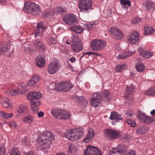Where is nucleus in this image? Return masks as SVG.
<instances>
[{
    "mask_svg": "<svg viewBox=\"0 0 155 155\" xmlns=\"http://www.w3.org/2000/svg\"><path fill=\"white\" fill-rule=\"evenodd\" d=\"M54 138V134L51 132L47 131L40 135L38 141L41 142L43 149H48L50 147L51 142Z\"/></svg>",
    "mask_w": 155,
    "mask_h": 155,
    "instance_id": "f257e3e1",
    "label": "nucleus"
},
{
    "mask_svg": "<svg viewBox=\"0 0 155 155\" xmlns=\"http://www.w3.org/2000/svg\"><path fill=\"white\" fill-rule=\"evenodd\" d=\"M84 132V130L82 128L69 129L64 134L67 138L70 140H77L81 138L83 136Z\"/></svg>",
    "mask_w": 155,
    "mask_h": 155,
    "instance_id": "f03ea898",
    "label": "nucleus"
},
{
    "mask_svg": "<svg viewBox=\"0 0 155 155\" xmlns=\"http://www.w3.org/2000/svg\"><path fill=\"white\" fill-rule=\"evenodd\" d=\"M51 113L52 116L59 120L69 119L71 117V113L68 111L59 109H53Z\"/></svg>",
    "mask_w": 155,
    "mask_h": 155,
    "instance_id": "7ed1b4c3",
    "label": "nucleus"
},
{
    "mask_svg": "<svg viewBox=\"0 0 155 155\" xmlns=\"http://www.w3.org/2000/svg\"><path fill=\"white\" fill-rule=\"evenodd\" d=\"M106 45V42L101 39H95L91 43V48L95 51H100L103 49Z\"/></svg>",
    "mask_w": 155,
    "mask_h": 155,
    "instance_id": "20e7f679",
    "label": "nucleus"
},
{
    "mask_svg": "<svg viewBox=\"0 0 155 155\" xmlns=\"http://www.w3.org/2000/svg\"><path fill=\"white\" fill-rule=\"evenodd\" d=\"M91 0H80L78 8L80 11L83 12H88L91 9Z\"/></svg>",
    "mask_w": 155,
    "mask_h": 155,
    "instance_id": "39448f33",
    "label": "nucleus"
},
{
    "mask_svg": "<svg viewBox=\"0 0 155 155\" xmlns=\"http://www.w3.org/2000/svg\"><path fill=\"white\" fill-rule=\"evenodd\" d=\"M56 89L59 91H68L73 87L69 81H63L55 84Z\"/></svg>",
    "mask_w": 155,
    "mask_h": 155,
    "instance_id": "423d86ee",
    "label": "nucleus"
},
{
    "mask_svg": "<svg viewBox=\"0 0 155 155\" xmlns=\"http://www.w3.org/2000/svg\"><path fill=\"white\" fill-rule=\"evenodd\" d=\"M85 155H102L101 151L97 147L89 146L84 152Z\"/></svg>",
    "mask_w": 155,
    "mask_h": 155,
    "instance_id": "0eeeda50",
    "label": "nucleus"
},
{
    "mask_svg": "<svg viewBox=\"0 0 155 155\" xmlns=\"http://www.w3.org/2000/svg\"><path fill=\"white\" fill-rule=\"evenodd\" d=\"M105 133L106 137L110 140L116 139L120 135V133L119 131L113 129H106Z\"/></svg>",
    "mask_w": 155,
    "mask_h": 155,
    "instance_id": "6e6552de",
    "label": "nucleus"
},
{
    "mask_svg": "<svg viewBox=\"0 0 155 155\" xmlns=\"http://www.w3.org/2000/svg\"><path fill=\"white\" fill-rule=\"evenodd\" d=\"M110 34L113 37L117 39H120L124 37V34L117 28L112 26L109 28Z\"/></svg>",
    "mask_w": 155,
    "mask_h": 155,
    "instance_id": "1a4fd4ad",
    "label": "nucleus"
},
{
    "mask_svg": "<svg viewBox=\"0 0 155 155\" xmlns=\"http://www.w3.org/2000/svg\"><path fill=\"white\" fill-rule=\"evenodd\" d=\"M10 46L7 45H0V54L6 56L8 58H11L13 56L12 53L14 51L13 49L11 52L9 53L10 51Z\"/></svg>",
    "mask_w": 155,
    "mask_h": 155,
    "instance_id": "9d476101",
    "label": "nucleus"
},
{
    "mask_svg": "<svg viewBox=\"0 0 155 155\" xmlns=\"http://www.w3.org/2000/svg\"><path fill=\"white\" fill-rule=\"evenodd\" d=\"M62 19L64 22L70 25H74L77 22L75 16L73 14H68L63 16Z\"/></svg>",
    "mask_w": 155,
    "mask_h": 155,
    "instance_id": "9b49d317",
    "label": "nucleus"
},
{
    "mask_svg": "<svg viewBox=\"0 0 155 155\" xmlns=\"http://www.w3.org/2000/svg\"><path fill=\"white\" fill-rule=\"evenodd\" d=\"M139 39V34L138 32L134 31L130 34L127 38L129 43L134 44L137 43Z\"/></svg>",
    "mask_w": 155,
    "mask_h": 155,
    "instance_id": "f8f14e48",
    "label": "nucleus"
},
{
    "mask_svg": "<svg viewBox=\"0 0 155 155\" xmlns=\"http://www.w3.org/2000/svg\"><path fill=\"white\" fill-rule=\"evenodd\" d=\"M59 69V66L57 62L50 63L48 68V71L50 74H52L55 73Z\"/></svg>",
    "mask_w": 155,
    "mask_h": 155,
    "instance_id": "ddd939ff",
    "label": "nucleus"
},
{
    "mask_svg": "<svg viewBox=\"0 0 155 155\" xmlns=\"http://www.w3.org/2000/svg\"><path fill=\"white\" fill-rule=\"evenodd\" d=\"M35 4V3L33 2L25 1L23 10L26 13H31Z\"/></svg>",
    "mask_w": 155,
    "mask_h": 155,
    "instance_id": "4468645a",
    "label": "nucleus"
},
{
    "mask_svg": "<svg viewBox=\"0 0 155 155\" xmlns=\"http://www.w3.org/2000/svg\"><path fill=\"white\" fill-rule=\"evenodd\" d=\"M35 63L39 67H42L45 65V59L42 55H38L35 58Z\"/></svg>",
    "mask_w": 155,
    "mask_h": 155,
    "instance_id": "2eb2a0df",
    "label": "nucleus"
},
{
    "mask_svg": "<svg viewBox=\"0 0 155 155\" xmlns=\"http://www.w3.org/2000/svg\"><path fill=\"white\" fill-rule=\"evenodd\" d=\"M36 27L37 31L35 34V38H39V36L41 37L43 31L45 29V27L42 26V23L41 22L37 24Z\"/></svg>",
    "mask_w": 155,
    "mask_h": 155,
    "instance_id": "dca6fc26",
    "label": "nucleus"
},
{
    "mask_svg": "<svg viewBox=\"0 0 155 155\" xmlns=\"http://www.w3.org/2000/svg\"><path fill=\"white\" fill-rule=\"evenodd\" d=\"M41 94L39 92H32L29 93L27 95V97L30 100L38 99L41 97Z\"/></svg>",
    "mask_w": 155,
    "mask_h": 155,
    "instance_id": "f3484780",
    "label": "nucleus"
},
{
    "mask_svg": "<svg viewBox=\"0 0 155 155\" xmlns=\"http://www.w3.org/2000/svg\"><path fill=\"white\" fill-rule=\"evenodd\" d=\"M138 51L140 55L147 58H149L153 55L152 52L144 50L141 48H139Z\"/></svg>",
    "mask_w": 155,
    "mask_h": 155,
    "instance_id": "a211bd4d",
    "label": "nucleus"
},
{
    "mask_svg": "<svg viewBox=\"0 0 155 155\" xmlns=\"http://www.w3.org/2000/svg\"><path fill=\"white\" fill-rule=\"evenodd\" d=\"M95 135L94 130L91 129H90L86 137L83 140V142L85 143H88L91 141Z\"/></svg>",
    "mask_w": 155,
    "mask_h": 155,
    "instance_id": "6ab92c4d",
    "label": "nucleus"
},
{
    "mask_svg": "<svg viewBox=\"0 0 155 155\" xmlns=\"http://www.w3.org/2000/svg\"><path fill=\"white\" fill-rule=\"evenodd\" d=\"M31 107L34 113L37 114L39 110L38 106L40 105V102L36 100L31 102Z\"/></svg>",
    "mask_w": 155,
    "mask_h": 155,
    "instance_id": "aec40b11",
    "label": "nucleus"
},
{
    "mask_svg": "<svg viewBox=\"0 0 155 155\" xmlns=\"http://www.w3.org/2000/svg\"><path fill=\"white\" fill-rule=\"evenodd\" d=\"M0 103L5 108H8L10 105L9 99L6 97H2L0 98Z\"/></svg>",
    "mask_w": 155,
    "mask_h": 155,
    "instance_id": "412c9836",
    "label": "nucleus"
},
{
    "mask_svg": "<svg viewBox=\"0 0 155 155\" xmlns=\"http://www.w3.org/2000/svg\"><path fill=\"white\" fill-rule=\"evenodd\" d=\"M110 119L111 120H115L116 122H119L120 120H122V117L120 114L115 111L111 112Z\"/></svg>",
    "mask_w": 155,
    "mask_h": 155,
    "instance_id": "4be33fe9",
    "label": "nucleus"
},
{
    "mask_svg": "<svg viewBox=\"0 0 155 155\" xmlns=\"http://www.w3.org/2000/svg\"><path fill=\"white\" fill-rule=\"evenodd\" d=\"M42 13L41 7L35 4L31 13L33 15H38Z\"/></svg>",
    "mask_w": 155,
    "mask_h": 155,
    "instance_id": "5701e85b",
    "label": "nucleus"
},
{
    "mask_svg": "<svg viewBox=\"0 0 155 155\" xmlns=\"http://www.w3.org/2000/svg\"><path fill=\"white\" fill-rule=\"evenodd\" d=\"M127 90L124 93V98L125 99H128L130 95L134 92V86L132 85L130 87L127 86L126 87Z\"/></svg>",
    "mask_w": 155,
    "mask_h": 155,
    "instance_id": "b1692460",
    "label": "nucleus"
},
{
    "mask_svg": "<svg viewBox=\"0 0 155 155\" xmlns=\"http://www.w3.org/2000/svg\"><path fill=\"white\" fill-rule=\"evenodd\" d=\"M135 51H134L131 52L130 51H125L123 53L119 54L117 57V58L119 59H124L128 56L131 55L135 53Z\"/></svg>",
    "mask_w": 155,
    "mask_h": 155,
    "instance_id": "393cba45",
    "label": "nucleus"
},
{
    "mask_svg": "<svg viewBox=\"0 0 155 155\" xmlns=\"http://www.w3.org/2000/svg\"><path fill=\"white\" fill-rule=\"evenodd\" d=\"M67 152L68 155H75L76 150L75 147L73 144L69 143L68 144Z\"/></svg>",
    "mask_w": 155,
    "mask_h": 155,
    "instance_id": "a878e982",
    "label": "nucleus"
},
{
    "mask_svg": "<svg viewBox=\"0 0 155 155\" xmlns=\"http://www.w3.org/2000/svg\"><path fill=\"white\" fill-rule=\"evenodd\" d=\"M71 48L72 50L76 52H79L83 49L82 45L79 43L73 44Z\"/></svg>",
    "mask_w": 155,
    "mask_h": 155,
    "instance_id": "bb28decb",
    "label": "nucleus"
},
{
    "mask_svg": "<svg viewBox=\"0 0 155 155\" xmlns=\"http://www.w3.org/2000/svg\"><path fill=\"white\" fill-rule=\"evenodd\" d=\"M35 48L37 49L44 50L45 48L42 42L39 40H37L34 43Z\"/></svg>",
    "mask_w": 155,
    "mask_h": 155,
    "instance_id": "cd10ccee",
    "label": "nucleus"
},
{
    "mask_svg": "<svg viewBox=\"0 0 155 155\" xmlns=\"http://www.w3.org/2000/svg\"><path fill=\"white\" fill-rule=\"evenodd\" d=\"M23 120L24 123L26 124H31L34 121V118L32 116L28 115L24 117Z\"/></svg>",
    "mask_w": 155,
    "mask_h": 155,
    "instance_id": "c85d7f7f",
    "label": "nucleus"
},
{
    "mask_svg": "<svg viewBox=\"0 0 155 155\" xmlns=\"http://www.w3.org/2000/svg\"><path fill=\"white\" fill-rule=\"evenodd\" d=\"M19 92L20 91L18 89H12L7 91L6 94L9 96H15L19 94Z\"/></svg>",
    "mask_w": 155,
    "mask_h": 155,
    "instance_id": "c756f323",
    "label": "nucleus"
},
{
    "mask_svg": "<svg viewBox=\"0 0 155 155\" xmlns=\"http://www.w3.org/2000/svg\"><path fill=\"white\" fill-rule=\"evenodd\" d=\"M70 29L77 33H80L82 32L84 29L82 28L80 26H74L70 28Z\"/></svg>",
    "mask_w": 155,
    "mask_h": 155,
    "instance_id": "7c9ffc66",
    "label": "nucleus"
},
{
    "mask_svg": "<svg viewBox=\"0 0 155 155\" xmlns=\"http://www.w3.org/2000/svg\"><path fill=\"white\" fill-rule=\"evenodd\" d=\"M101 99L100 98H98L97 100L94 98H91L90 101L91 104L93 106L96 107L98 106L101 103Z\"/></svg>",
    "mask_w": 155,
    "mask_h": 155,
    "instance_id": "2f4dec72",
    "label": "nucleus"
},
{
    "mask_svg": "<svg viewBox=\"0 0 155 155\" xmlns=\"http://www.w3.org/2000/svg\"><path fill=\"white\" fill-rule=\"evenodd\" d=\"M136 131L138 134H142L146 133V128L144 125H140L137 128Z\"/></svg>",
    "mask_w": 155,
    "mask_h": 155,
    "instance_id": "473e14b6",
    "label": "nucleus"
},
{
    "mask_svg": "<svg viewBox=\"0 0 155 155\" xmlns=\"http://www.w3.org/2000/svg\"><path fill=\"white\" fill-rule=\"evenodd\" d=\"M144 93L145 95L148 96L153 95L155 96V87L149 88Z\"/></svg>",
    "mask_w": 155,
    "mask_h": 155,
    "instance_id": "72a5a7b5",
    "label": "nucleus"
},
{
    "mask_svg": "<svg viewBox=\"0 0 155 155\" xmlns=\"http://www.w3.org/2000/svg\"><path fill=\"white\" fill-rule=\"evenodd\" d=\"M147 10L149 11L150 9L155 8V3L152 1L149 2L146 5Z\"/></svg>",
    "mask_w": 155,
    "mask_h": 155,
    "instance_id": "f704fd0d",
    "label": "nucleus"
},
{
    "mask_svg": "<svg viewBox=\"0 0 155 155\" xmlns=\"http://www.w3.org/2000/svg\"><path fill=\"white\" fill-rule=\"evenodd\" d=\"M118 150L120 151V152H119V154H120L122 155L127 150L126 147L123 144L119 145L118 146Z\"/></svg>",
    "mask_w": 155,
    "mask_h": 155,
    "instance_id": "c9c22d12",
    "label": "nucleus"
},
{
    "mask_svg": "<svg viewBox=\"0 0 155 155\" xmlns=\"http://www.w3.org/2000/svg\"><path fill=\"white\" fill-rule=\"evenodd\" d=\"M145 35H151L154 32V30L152 28L149 27H145Z\"/></svg>",
    "mask_w": 155,
    "mask_h": 155,
    "instance_id": "e433bc0d",
    "label": "nucleus"
},
{
    "mask_svg": "<svg viewBox=\"0 0 155 155\" xmlns=\"http://www.w3.org/2000/svg\"><path fill=\"white\" fill-rule=\"evenodd\" d=\"M27 108V106L24 104H21L17 108V111L19 113H22L24 112Z\"/></svg>",
    "mask_w": 155,
    "mask_h": 155,
    "instance_id": "4c0bfd02",
    "label": "nucleus"
},
{
    "mask_svg": "<svg viewBox=\"0 0 155 155\" xmlns=\"http://www.w3.org/2000/svg\"><path fill=\"white\" fill-rule=\"evenodd\" d=\"M120 4L123 5L125 8H127L128 7L131 6L130 2L129 0H120Z\"/></svg>",
    "mask_w": 155,
    "mask_h": 155,
    "instance_id": "58836bf2",
    "label": "nucleus"
},
{
    "mask_svg": "<svg viewBox=\"0 0 155 155\" xmlns=\"http://www.w3.org/2000/svg\"><path fill=\"white\" fill-rule=\"evenodd\" d=\"M147 115L140 111H138V117L142 122H143Z\"/></svg>",
    "mask_w": 155,
    "mask_h": 155,
    "instance_id": "ea45409f",
    "label": "nucleus"
},
{
    "mask_svg": "<svg viewBox=\"0 0 155 155\" xmlns=\"http://www.w3.org/2000/svg\"><path fill=\"white\" fill-rule=\"evenodd\" d=\"M0 115L5 118H8L9 117H12L13 116V114L12 113L8 114L3 111H1L0 112Z\"/></svg>",
    "mask_w": 155,
    "mask_h": 155,
    "instance_id": "a19ab883",
    "label": "nucleus"
},
{
    "mask_svg": "<svg viewBox=\"0 0 155 155\" xmlns=\"http://www.w3.org/2000/svg\"><path fill=\"white\" fill-rule=\"evenodd\" d=\"M138 72H142L144 70L145 67L143 64H140L135 66Z\"/></svg>",
    "mask_w": 155,
    "mask_h": 155,
    "instance_id": "79ce46f5",
    "label": "nucleus"
},
{
    "mask_svg": "<svg viewBox=\"0 0 155 155\" xmlns=\"http://www.w3.org/2000/svg\"><path fill=\"white\" fill-rule=\"evenodd\" d=\"M20 152L16 147H14L11 150L10 155H20Z\"/></svg>",
    "mask_w": 155,
    "mask_h": 155,
    "instance_id": "37998d69",
    "label": "nucleus"
},
{
    "mask_svg": "<svg viewBox=\"0 0 155 155\" xmlns=\"http://www.w3.org/2000/svg\"><path fill=\"white\" fill-rule=\"evenodd\" d=\"M154 119L152 117L147 116L143 122L146 124L151 123L153 122Z\"/></svg>",
    "mask_w": 155,
    "mask_h": 155,
    "instance_id": "c03bdc74",
    "label": "nucleus"
},
{
    "mask_svg": "<svg viewBox=\"0 0 155 155\" xmlns=\"http://www.w3.org/2000/svg\"><path fill=\"white\" fill-rule=\"evenodd\" d=\"M94 22H86L84 24V26L86 29L89 30L93 27V25L95 24Z\"/></svg>",
    "mask_w": 155,
    "mask_h": 155,
    "instance_id": "a18cd8bd",
    "label": "nucleus"
},
{
    "mask_svg": "<svg viewBox=\"0 0 155 155\" xmlns=\"http://www.w3.org/2000/svg\"><path fill=\"white\" fill-rule=\"evenodd\" d=\"M103 96L107 100H110L111 97L109 91L108 90L104 92Z\"/></svg>",
    "mask_w": 155,
    "mask_h": 155,
    "instance_id": "49530a36",
    "label": "nucleus"
},
{
    "mask_svg": "<svg viewBox=\"0 0 155 155\" xmlns=\"http://www.w3.org/2000/svg\"><path fill=\"white\" fill-rule=\"evenodd\" d=\"M124 67L123 65H117L115 68L116 72H121L123 70Z\"/></svg>",
    "mask_w": 155,
    "mask_h": 155,
    "instance_id": "de8ad7c7",
    "label": "nucleus"
},
{
    "mask_svg": "<svg viewBox=\"0 0 155 155\" xmlns=\"http://www.w3.org/2000/svg\"><path fill=\"white\" fill-rule=\"evenodd\" d=\"M126 122L129 124L131 127H134L136 125V122L134 120L130 119H127L126 120Z\"/></svg>",
    "mask_w": 155,
    "mask_h": 155,
    "instance_id": "09e8293b",
    "label": "nucleus"
},
{
    "mask_svg": "<svg viewBox=\"0 0 155 155\" xmlns=\"http://www.w3.org/2000/svg\"><path fill=\"white\" fill-rule=\"evenodd\" d=\"M141 19L140 18H134L132 19L131 23L133 24H137L140 23Z\"/></svg>",
    "mask_w": 155,
    "mask_h": 155,
    "instance_id": "8fccbe9b",
    "label": "nucleus"
},
{
    "mask_svg": "<svg viewBox=\"0 0 155 155\" xmlns=\"http://www.w3.org/2000/svg\"><path fill=\"white\" fill-rule=\"evenodd\" d=\"M118 147L115 148H113L112 150H110V155H114L117 153V154H119V152L120 151L118 150Z\"/></svg>",
    "mask_w": 155,
    "mask_h": 155,
    "instance_id": "3c124183",
    "label": "nucleus"
},
{
    "mask_svg": "<svg viewBox=\"0 0 155 155\" xmlns=\"http://www.w3.org/2000/svg\"><path fill=\"white\" fill-rule=\"evenodd\" d=\"M48 42L49 44L52 45L56 43V41L54 38L50 37L48 39Z\"/></svg>",
    "mask_w": 155,
    "mask_h": 155,
    "instance_id": "603ef678",
    "label": "nucleus"
},
{
    "mask_svg": "<svg viewBox=\"0 0 155 155\" xmlns=\"http://www.w3.org/2000/svg\"><path fill=\"white\" fill-rule=\"evenodd\" d=\"M9 126L12 129H15L17 126L16 123L15 121H12L9 124Z\"/></svg>",
    "mask_w": 155,
    "mask_h": 155,
    "instance_id": "864d4df0",
    "label": "nucleus"
},
{
    "mask_svg": "<svg viewBox=\"0 0 155 155\" xmlns=\"http://www.w3.org/2000/svg\"><path fill=\"white\" fill-rule=\"evenodd\" d=\"M96 99L97 100V99L100 98V99H101V95H100L98 93H94L92 97L91 98L94 99Z\"/></svg>",
    "mask_w": 155,
    "mask_h": 155,
    "instance_id": "5fc2aeb1",
    "label": "nucleus"
},
{
    "mask_svg": "<svg viewBox=\"0 0 155 155\" xmlns=\"http://www.w3.org/2000/svg\"><path fill=\"white\" fill-rule=\"evenodd\" d=\"M64 10V8L61 7H57L56 8L58 14H63Z\"/></svg>",
    "mask_w": 155,
    "mask_h": 155,
    "instance_id": "6e6d98bb",
    "label": "nucleus"
},
{
    "mask_svg": "<svg viewBox=\"0 0 155 155\" xmlns=\"http://www.w3.org/2000/svg\"><path fill=\"white\" fill-rule=\"evenodd\" d=\"M5 153V149L2 146H0V155H4Z\"/></svg>",
    "mask_w": 155,
    "mask_h": 155,
    "instance_id": "4d7b16f0",
    "label": "nucleus"
},
{
    "mask_svg": "<svg viewBox=\"0 0 155 155\" xmlns=\"http://www.w3.org/2000/svg\"><path fill=\"white\" fill-rule=\"evenodd\" d=\"M31 78L35 83L38 82L39 80V77L37 75L34 76Z\"/></svg>",
    "mask_w": 155,
    "mask_h": 155,
    "instance_id": "13d9d810",
    "label": "nucleus"
},
{
    "mask_svg": "<svg viewBox=\"0 0 155 155\" xmlns=\"http://www.w3.org/2000/svg\"><path fill=\"white\" fill-rule=\"evenodd\" d=\"M28 84L29 86H31L35 84V83L33 80H32V79L31 78L30 80L28 81Z\"/></svg>",
    "mask_w": 155,
    "mask_h": 155,
    "instance_id": "bf43d9fd",
    "label": "nucleus"
},
{
    "mask_svg": "<svg viewBox=\"0 0 155 155\" xmlns=\"http://www.w3.org/2000/svg\"><path fill=\"white\" fill-rule=\"evenodd\" d=\"M22 142L23 144L25 145H28L29 143L28 142V140L25 138H24Z\"/></svg>",
    "mask_w": 155,
    "mask_h": 155,
    "instance_id": "052dcab7",
    "label": "nucleus"
},
{
    "mask_svg": "<svg viewBox=\"0 0 155 155\" xmlns=\"http://www.w3.org/2000/svg\"><path fill=\"white\" fill-rule=\"evenodd\" d=\"M38 116V117H42L44 115V113L42 111H40L39 112H37Z\"/></svg>",
    "mask_w": 155,
    "mask_h": 155,
    "instance_id": "680f3d73",
    "label": "nucleus"
},
{
    "mask_svg": "<svg viewBox=\"0 0 155 155\" xmlns=\"http://www.w3.org/2000/svg\"><path fill=\"white\" fill-rule=\"evenodd\" d=\"M130 137V135L128 134H127L125 135L124 136V139H129Z\"/></svg>",
    "mask_w": 155,
    "mask_h": 155,
    "instance_id": "e2e57ef3",
    "label": "nucleus"
},
{
    "mask_svg": "<svg viewBox=\"0 0 155 155\" xmlns=\"http://www.w3.org/2000/svg\"><path fill=\"white\" fill-rule=\"evenodd\" d=\"M24 155H33V152L31 151L29 152H24Z\"/></svg>",
    "mask_w": 155,
    "mask_h": 155,
    "instance_id": "0e129e2a",
    "label": "nucleus"
},
{
    "mask_svg": "<svg viewBox=\"0 0 155 155\" xmlns=\"http://www.w3.org/2000/svg\"><path fill=\"white\" fill-rule=\"evenodd\" d=\"M93 52H91V51H88L86 52H85L84 54V55H85V54H88L89 55H92L93 54Z\"/></svg>",
    "mask_w": 155,
    "mask_h": 155,
    "instance_id": "69168bd1",
    "label": "nucleus"
},
{
    "mask_svg": "<svg viewBox=\"0 0 155 155\" xmlns=\"http://www.w3.org/2000/svg\"><path fill=\"white\" fill-rule=\"evenodd\" d=\"M70 61L72 63H74L76 59L75 58L72 57L70 59Z\"/></svg>",
    "mask_w": 155,
    "mask_h": 155,
    "instance_id": "338daca9",
    "label": "nucleus"
},
{
    "mask_svg": "<svg viewBox=\"0 0 155 155\" xmlns=\"http://www.w3.org/2000/svg\"><path fill=\"white\" fill-rule=\"evenodd\" d=\"M26 86V84L24 83H22L21 84V86L22 88H24Z\"/></svg>",
    "mask_w": 155,
    "mask_h": 155,
    "instance_id": "774afa93",
    "label": "nucleus"
}]
</instances>
